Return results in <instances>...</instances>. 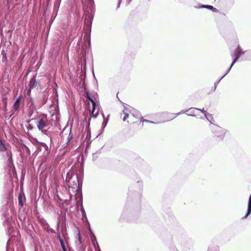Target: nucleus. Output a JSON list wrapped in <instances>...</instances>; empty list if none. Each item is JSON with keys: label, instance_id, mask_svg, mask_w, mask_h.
Masks as SVG:
<instances>
[{"label": "nucleus", "instance_id": "obj_1", "mask_svg": "<svg viewBox=\"0 0 251 251\" xmlns=\"http://www.w3.org/2000/svg\"><path fill=\"white\" fill-rule=\"evenodd\" d=\"M36 124L38 130L43 134L48 136L50 135V132L49 129L52 126V124L43 118L40 119Z\"/></svg>", "mask_w": 251, "mask_h": 251}, {"label": "nucleus", "instance_id": "obj_2", "mask_svg": "<svg viewBox=\"0 0 251 251\" xmlns=\"http://www.w3.org/2000/svg\"><path fill=\"white\" fill-rule=\"evenodd\" d=\"M210 128L213 133L219 139L223 140L225 136L226 130L217 125H210Z\"/></svg>", "mask_w": 251, "mask_h": 251}, {"label": "nucleus", "instance_id": "obj_3", "mask_svg": "<svg viewBox=\"0 0 251 251\" xmlns=\"http://www.w3.org/2000/svg\"><path fill=\"white\" fill-rule=\"evenodd\" d=\"M73 176L75 177V180L73 181L74 184L71 186V188L73 190L78 191L79 189L80 183L77 175L75 176H73V173L72 172H68L66 174L65 181L66 182H69Z\"/></svg>", "mask_w": 251, "mask_h": 251}, {"label": "nucleus", "instance_id": "obj_4", "mask_svg": "<svg viewBox=\"0 0 251 251\" xmlns=\"http://www.w3.org/2000/svg\"><path fill=\"white\" fill-rule=\"evenodd\" d=\"M85 97L91 102L92 104L91 117L96 118L97 117L99 111H100V105L96 104V102L94 101L93 98L90 96L88 91H86L85 92Z\"/></svg>", "mask_w": 251, "mask_h": 251}, {"label": "nucleus", "instance_id": "obj_5", "mask_svg": "<svg viewBox=\"0 0 251 251\" xmlns=\"http://www.w3.org/2000/svg\"><path fill=\"white\" fill-rule=\"evenodd\" d=\"M87 15L86 16V19L88 20V22L90 23L89 25H87V29L84 35V38L86 37L88 40V43L90 44V32L91 29V25L94 18V15L95 13L91 12H86Z\"/></svg>", "mask_w": 251, "mask_h": 251}, {"label": "nucleus", "instance_id": "obj_6", "mask_svg": "<svg viewBox=\"0 0 251 251\" xmlns=\"http://www.w3.org/2000/svg\"><path fill=\"white\" fill-rule=\"evenodd\" d=\"M9 145H6L5 143L0 139V152H6L7 161H11L12 159V153L9 149Z\"/></svg>", "mask_w": 251, "mask_h": 251}, {"label": "nucleus", "instance_id": "obj_7", "mask_svg": "<svg viewBox=\"0 0 251 251\" xmlns=\"http://www.w3.org/2000/svg\"><path fill=\"white\" fill-rule=\"evenodd\" d=\"M246 51H244L240 48L239 45H238L237 47L235 49L234 52L231 54V57L233 58V60L231 63V66H233L234 64L237 61L239 57L243 55Z\"/></svg>", "mask_w": 251, "mask_h": 251}, {"label": "nucleus", "instance_id": "obj_8", "mask_svg": "<svg viewBox=\"0 0 251 251\" xmlns=\"http://www.w3.org/2000/svg\"><path fill=\"white\" fill-rule=\"evenodd\" d=\"M95 12V7L94 0H88L85 5V12Z\"/></svg>", "mask_w": 251, "mask_h": 251}, {"label": "nucleus", "instance_id": "obj_9", "mask_svg": "<svg viewBox=\"0 0 251 251\" xmlns=\"http://www.w3.org/2000/svg\"><path fill=\"white\" fill-rule=\"evenodd\" d=\"M196 108L195 107H191L186 111L182 110L181 112L177 113L176 115H180L181 113H186L189 116L194 117L195 116V111L197 110Z\"/></svg>", "mask_w": 251, "mask_h": 251}, {"label": "nucleus", "instance_id": "obj_10", "mask_svg": "<svg viewBox=\"0 0 251 251\" xmlns=\"http://www.w3.org/2000/svg\"><path fill=\"white\" fill-rule=\"evenodd\" d=\"M127 108H128L129 113L132 116H133L134 117H135L136 118H140L141 116L139 111H138L137 110H136L129 106H128V107Z\"/></svg>", "mask_w": 251, "mask_h": 251}, {"label": "nucleus", "instance_id": "obj_11", "mask_svg": "<svg viewBox=\"0 0 251 251\" xmlns=\"http://www.w3.org/2000/svg\"><path fill=\"white\" fill-rule=\"evenodd\" d=\"M42 225L43 229L45 230H46L48 233H51L54 234L56 233L55 231L50 227V225L47 222H43L42 224Z\"/></svg>", "mask_w": 251, "mask_h": 251}, {"label": "nucleus", "instance_id": "obj_12", "mask_svg": "<svg viewBox=\"0 0 251 251\" xmlns=\"http://www.w3.org/2000/svg\"><path fill=\"white\" fill-rule=\"evenodd\" d=\"M69 134L67 137V142L65 144L63 145V147L65 148L70 143V141L72 140L73 137V135L72 133L71 130H72V126H71L69 128Z\"/></svg>", "mask_w": 251, "mask_h": 251}, {"label": "nucleus", "instance_id": "obj_13", "mask_svg": "<svg viewBox=\"0 0 251 251\" xmlns=\"http://www.w3.org/2000/svg\"><path fill=\"white\" fill-rule=\"evenodd\" d=\"M251 213V194L250 195L249 201H248V209L246 213V215L242 218V219H246L248 216H249Z\"/></svg>", "mask_w": 251, "mask_h": 251}, {"label": "nucleus", "instance_id": "obj_14", "mask_svg": "<svg viewBox=\"0 0 251 251\" xmlns=\"http://www.w3.org/2000/svg\"><path fill=\"white\" fill-rule=\"evenodd\" d=\"M22 97L21 95L19 96V97L16 99L14 103L13 104V108L15 110H18L20 108V105L21 103V100H22Z\"/></svg>", "mask_w": 251, "mask_h": 251}, {"label": "nucleus", "instance_id": "obj_15", "mask_svg": "<svg viewBox=\"0 0 251 251\" xmlns=\"http://www.w3.org/2000/svg\"><path fill=\"white\" fill-rule=\"evenodd\" d=\"M123 114L124 115V117L123 118V120L124 121H125L126 119L129 116V111H128V108L127 107H124V108L123 110ZM122 115V114H121V116Z\"/></svg>", "mask_w": 251, "mask_h": 251}, {"label": "nucleus", "instance_id": "obj_16", "mask_svg": "<svg viewBox=\"0 0 251 251\" xmlns=\"http://www.w3.org/2000/svg\"><path fill=\"white\" fill-rule=\"evenodd\" d=\"M37 82L36 81L35 77H33L31 79L29 82V86L30 89L35 88L37 86Z\"/></svg>", "mask_w": 251, "mask_h": 251}, {"label": "nucleus", "instance_id": "obj_17", "mask_svg": "<svg viewBox=\"0 0 251 251\" xmlns=\"http://www.w3.org/2000/svg\"><path fill=\"white\" fill-rule=\"evenodd\" d=\"M199 8H207V9L211 10L213 12H217L218 11V9L217 8H216L214 7L213 6L210 5H202L199 6Z\"/></svg>", "mask_w": 251, "mask_h": 251}, {"label": "nucleus", "instance_id": "obj_18", "mask_svg": "<svg viewBox=\"0 0 251 251\" xmlns=\"http://www.w3.org/2000/svg\"><path fill=\"white\" fill-rule=\"evenodd\" d=\"M90 238H91V240L93 245H95V244H96L98 247L99 251H101L100 250V247L99 246V244L97 241V238H96L95 235H94V234H93V236H91Z\"/></svg>", "mask_w": 251, "mask_h": 251}, {"label": "nucleus", "instance_id": "obj_19", "mask_svg": "<svg viewBox=\"0 0 251 251\" xmlns=\"http://www.w3.org/2000/svg\"><path fill=\"white\" fill-rule=\"evenodd\" d=\"M205 117L211 124L210 125L214 124V123L215 122V120L211 114H208Z\"/></svg>", "mask_w": 251, "mask_h": 251}, {"label": "nucleus", "instance_id": "obj_20", "mask_svg": "<svg viewBox=\"0 0 251 251\" xmlns=\"http://www.w3.org/2000/svg\"><path fill=\"white\" fill-rule=\"evenodd\" d=\"M1 55H2V61L3 62H6L7 61V56H6V52L4 50H2L1 51Z\"/></svg>", "mask_w": 251, "mask_h": 251}, {"label": "nucleus", "instance_id": "obj_21", "mask_svg": "<svg viewBox=\"0 0 251 251\" xmlns=\"http://www.w3.org/2000/svg\"><path fill=\"white\" fill-rule=\"evenodd\" d=\"M56 185V192H55V198H58L60 200H62L61 198L60 197L59 194H58V189L59 188V187L58 185L56 184L55 183Z\"/></svg>", "mask_w": 251, "mask_h": 251}, {"label": "nucleus", "instance_id": "obj_22", "mask_svg": "<svg viewBox=\"0 0 251 251\" xmlns=\"http://www.w3.org/2000/svg\"><path fill=\"white\" fill-rule=\"evenodd\" d=\"M40 144L41 145V146L42 147H43V148H44V149L46 151H47L48 152L49 151H50L48 145L46 143L41 142Z\"/></svg>", "mask_w": 251, "mask_h": 251}, {"label": "nucleus", "instance_id": "obj_23", "mask_svg": "<svg viewBox=\"0 0 251 251\" xmlns=\"http://www.w3.org/2000/svg\"><path fill=\"white\" fill-rule=\"evenodd\" d=\"M101 114L103 119H104V116L103 113L102 112H101ZM107 124V120L104 119V120L102 122V127L103 129L105 128Z\"/></svg>", "mask_w": 251, "mask_h": 251}, {"label": "nucleus", "instance_id": "obj_24", "mask_svg": "<svg viewBox=\"0 0 251 251\" xmlns=\"http://www.w3.org/2000/svg\"><path fill=\"white\" fill-rule=\"evenodd\" d=\"M80 211H81V212L82 213V218H86V214L84 208V207H83L82 205L81 206Z\"/></svg>", "mask_w": 251, "mask_h": 251}, {"label": "nucleus", "instance_id": "obj_25", "mask_svg": "<svg viewBox=\"0 0 251 251\" xmlns=\"http://www.w3.org/2000/svg\"><path fill=\"white\" fill-rule=\"evenodd\" d=\"M18 202L20 206H23V198L21 195H19L18 197Z\"/></svg>", "mask_w": 251, "mask_h": 251}, {"label": "nucleus", "instance_id": "obj_26", "mask_svg": "<svg viewBox=\"0 0 251 251\" xmlns=\"http://www.w3.org/2000/svg\"><path fill=\"white\" fill-rule=\"evenodd\" d=\"M196 109L197 110L200 111L201 113H202L204 115L205 117H206L208 114V113H207L206 112V111L205 110L204 108L200 109V108H196Z\"/></svg>", "mask_w": 251, "mask_h": 251}, {"label": "nucleus", "instance_id": "obj_27", "mask_svg": "<svg viewBox=\"0 0 251 251\" xmlns=\"http://www.w3.org/2000/svg\"><path fill=\"white\" fill-rule=\"evenodd\" d=\"M224 77V76H222L218 80L214 83V90L215 91L217 88V86L219 82Z\"/></svg>", "mask_w": 251, "mask_h": 251}, {"label": "nucleus", "instance_id": "obj_28", "mask_svg": "<svg viewBox=\"0 0 251 251\" xmlns=\"http://www.w3.org/2000/svg\"><path fill=\"white\" fill-rule=\"evenodd\" d=\"M61 247L63 251L67 250L63 240L60 241V242Z\"/></svg>", "mask_w": 251, "mask_h": 251}, {"label": "nucleus", "instance_id": "obj_29", "mask_svg": "<svg viewBox=\"0 0 251 251\" xmlns=\"http://www.w3.org/2000/svg\"><path fill=\"white\" fill-rule=\"evenodd\" d=\"M27 128L28 130H32L33 128V126L30 124H28L27 126Z\"/></svg>", "mask_w": 251, "mask_h": 251}, {"label": "nucleus", "instance_id": "obj_30", "mask_svg": "<svg viewBox=\"0 0 251 251\" xmlns=\"http://www.w3.org/2000/svg\"><path fill=\"white\" fill-rule=\"evenodd\" d=\"M78 241L79 242V244H81V242H82V241H81V236H80L79 230H78Z\"/></svg>", "mask_w": 251, "mask_h": 251}, {"label": "nucleus", "instance_id": "obj_31", "mask_svg": "<svg viewBox=\"0 0 251 251\" xmlns=\"http://www.w3.org/2000/svg\"><path fill=\"white\" fill-rule=\"evenodd\" d=\"M232 66H231V65H230V67L227 69V70H226V73H225V74L223 75L224 76V77L229 72V71H230L231 68H232Z\"/></svg>", "mask_w": 251, "mask_h": 251}, {"label": "nucleus", "instance_id": "obj_32", "mask_svg": "<svg viewBox=\"0 0 251 251\" xmlns=\"http://www.w3.org/2000/svg\"><path fill=\"white\" fill-rule=\"evenodd\" d=\"M207 251H218L217 248H214L213 249L209 248Z\"/></svg>", "mask_w": 251, "mask_h": 251}, {"label": "nucleus", "instance_id": "obj_33", "mask_svg": "<svg viewBox=\"0 0 251 251\" xmlns=\"http://www.w3.org/2000/svg\"><path fill=\"white\" fill-rule=\"evenodd\" d=\"M62 236L64 237V239H66V231H63V229H61Z\"/></svg>", "mask_w": 251, "mask_h": 251}, {"label": "nucleus", "instance_id": "obj_34", "mask_svg": "<svg viewBox=\"0 0 251 251\" xmlns=\"http://www.w3.org/2000/svg\"><path fill=\"white\" fill-rule=\"evenodd\" d=\"M61 0H55V6L57 5H59L61 2Z\"/></svg>", "mask_w": 251, "mask_h": 251}, {"label": "nucleus", "instance_id": "obj_35", "mask_svg": "<svg viewBox=\"0 0 251 251\" xmlns=\"http://www.w3.org/2000/svg\"><path fill=\"white\" fill-rule=\"evenodd\" d=\"M57 239L59 240V242H60V241L63 240L61 238V236H60V233H57Z\"/></svg>", "mask_w": 251, "mask_h": 251}, {"label": "nucleus", "instance_id": "obj_36", "mask_svg": "<svg viewBox=\"0 0 251 251\" xmlns=\"http://www.w3.org/2000/svg\"><path fill=\"white\" fill-rule=\"evenodd\" d=\"M143 122H148V123H154V122H152V121H149V120H144L143 121Z\"/></svg>", "mask_w": 251, "mask_h": 251}, {"label": "nucleus", "instance_id": "obj_37", "mask_svg": "<svg viewBox=\"0 0 251 251\" xmlns=\"http://www.w3.org/2000/svg\"><path fill=\"white\" fill-rule=\"evenodd\" d=\"M89 230L90 232V236H93V234H94V233L93 232L92 230H91L90 227L89 226Z\"/></svg>", "mask_w": 251, "mask_h": 251}, {"label": "nucleus", "instance_id": "obj_38", "mask_svg": "<svg viewBox=\"0 0 251 251\" xmlns=\"http://www.w3.org/2000/svg\"><path fill=\"white\" fill-rule=\"evenodd\" d=\"M89 230L90 232V236H93V234H94V233L93 232L92 230H91L90 227L89 226Z\"/></svg>", "mask_w": 251, "mask_h": 251}, {"label": "nucleus", "instance_id": "obj_39", "mask_svg": "<svg viewBox=\"0 0 251 251\" xmlns=\"http://www.w3.org/2000/svg\"><path fill=\"white\" fill-rule=\"evenodd\" d=\"M94 248H95V251H99L98 250V246H97L96 244H95V245H93Z\"/></svg>", "mask_w": 251, "mask_h": 251}, {"label": "nucleus", "instance_id": "obj_40", "mask_svg": "<svg viewBox=\"0 0 251 251\" xmlns=\"http://www.w3.org/2000/svg\"><path fill=\"white\" fill-rule=\"evenodd\" d=\"M122 0H119V2H118V6H117V8L119 7H120V3L121 2Z\"/></svg>", "mask_w": 251, "mask_h": 251}, {"label": "nucleus", "instance_id": "obj_41", "mask_svg": "<svg viewBox=\"0 0 251 251\" xmlns=\"http://www.w3.org/2000/svg\"><path fill=\"white\" fill-rule=\"evenodd\" d=\"M59 225H60V222L58 221V223H57V230H58V229H59Z\"/></svg>", "mask_w": 251, "mask_h": 251}, {"label": "nucleus", "instance_id": "obj_42", "mask_svg": "<svg viewBox=\"0 0 251 251\" xmlns=\"http://www.w3.org/2000/svg\"><path fill=\"white\" fill-rule=\"evenodd\" d=\"M90 120H91V119H90V118H89V120H88V124H87V126H88V127H89V126H90Z\"/></svg>", "mask_w": 251, "mask_h": 251}, {"label": "nucleus", "instance_id": "obj_43", "mask_svg": "<svg viewBox=\"0 0 251 251\" xmlns=\"http://www.w3.org/2000/svg\"><path fill=\"white\" fill-rule=\"evenodd\" d=\"M9 240H8L7 242V245H6V251H8V245L9 244Z\"/></svg>", "mask_w": 251, "mask_h": 251}, {"label": "nucleus", "instance_id": "obj_44", "mask_svg": "<svg viewBox=\"0 0 251 251\" xmlns=\"http://www.w3.org/2000/svg\"><path fill=\"white\" fill-rule=\"evenodd\" d=\"M67 128V126H66L64 129H63L62 132H63L65 130H66Z\"/></svg>", "mask_w": 251, "mask_h": 251}, {"label": "nucleus", "instance_id": "obj_45", "mask_svg": "<svg viewBox=\"0 0 251 251\" xmlns=\"http://www.w3.org/2000/svg\"><path fill=\"white\" fill-rule=\"evenodd\" d=\"M138 183L139 184V185H142L143 183L141 181H138Z\"/></svg>", "mask_w": 251, "mask_h": 251}, {"label": "nucleus", "instance_id": "obj_46", "mask_svg": "<svg viewBox=\"0 0 251 251\" xmlns=\"http://www.w3.org/2000/svg\"><path fill=\"white\" fill-rule=\"evenodd\" d=\"M61 229H63V231H66V228H65V227H62Z\"/></svg>", "mask_w": 251, "mask_h": 251}, {"label": "nucleus", "instance_id": "obj_47", "mask_svg": "<svg viewBox=\"0 0 251 251\" xmlns=\"http://www.w3.org/2000/svg\"><path fill=\"white\" fill-rule=\"evenodd\" d=\"M50 143H51V142H52V138L51 136H50Z\"/></svg>", "mask_w": 251, "mask_h": 251}, {"label": "nucleus", "instance_id": "obj_48", "mask_svg": "<svg viewBox=\"0 0 251 251\" xmlns=\"http://www.w3.org/2000/svg\"><path fill=\"white\" fill-rule=\"evenodd\" d=\"M21 251H25L23 249L22 247H21Z\"/></svg>", "mask_w": 251, "mask_h": 251}, {"label": "nucleus", "instance_id": "obj_49", "mask_svg": "<svg viewBox=\"0 0 251 251\" xmlns=\"http://www.w3.org/2000/svg\"><path fill=\"white\" fill-rule=\"evenodd\" d=\"M51 0H47V2L49 3Z\"/></svg>", "mask_w": 251, "mask_h": 251}, {"label": "nucleus", "instance_id": "obj_50", "mask_svg": "<svg viewBox=\"0 0 251 251\" xmlns=\"http://www.w3.org/2000/svg\"><path fill=\"white\" fill-rule=\"evenodd\" d=\"M33 140L35 141H37V139L36 138H33Z\"/></svg>", "mask_w": 251, "mask_h": 251}, {"label": "nucleus", "instance_id": "obj_51", "mask_svg": "<svg viewBox=\"0 0 251 251\" xmlns=\"http://www.w3.org/2000/svg\"><path fill=\"white\" fill-rule=\"evenodd\" d=\"M131 0H129V1H131Z\"/></svg>", "mask_w": 251, "mask_h": 251}]
</instances>
